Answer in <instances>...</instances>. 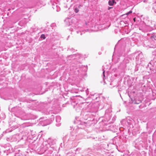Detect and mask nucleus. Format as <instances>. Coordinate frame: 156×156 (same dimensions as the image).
Here are the masks:
<instances>
[{
  "label": "nucleus",
  "instance_id": "f03ea898",
  "mask_svg": "<svg viewBox=\"0 0 156 156\" xmlns=\"http://www.w3.org/2000/svg\"><path fill=\"white\" fill-rule=\"evenodd\" d=\"M56 140L49 138L47 141L43 142L41 147L40 150L43 153L51 154L54 150H56L55 145Z\"/></svg>",
  "mask_w": 156,
  "mask_h": 156
},
{
  "label": "nucleus",
  "instance_id": "c9c22d12",
  "mask_svg": "<svg viewBox=\"0 0 156 156\" xmlns=\"http://www.w3.org/2000/svg\"><path fill=\"white\" fill-rule=\"evenodd\" d=\"M138 70V69L137 68V67H136L135 69V71H137Z\"/></svg>",
  "mask_w": 156,
  "mask_h": 156
},
{
  "label": "nucleus",
  "instance_id": "6ab92c4d",
  "mask_svg": "<svg viewBox=\"0 0 156 156\" xmlns=\"http://www.w3.org/2000/svg\"><path fill=\"white\" fill-rule=\"evenodd\" d=\"M29 116L30 117V119H34L36 118L37 117L36 115L31 114L29 115Z\"/></svg>",
  "mask_w": 156,
  "mask_h": 156
},
{
  "label": "nucleus",
  "instance_id": "ea45409f",
  "mask_svg": "<svg viewBox=\"0 0 156 156\" xmlns=\"http://www.w3.org/2000/svg\"><path fill=\"white\" fill-rule=\"evenodd\" d=\"M105 82H104V84H105Z\"/></svg>",
  "mask_w": 156,
  "mask_h": 156
},
{
  "label": "nucleus",
  "instance_id": "20e7f679",
  "mask_svg": "<svg viewBox=\"0 0 156 156\" xmlns=\"http://www.w3.org/2000/svg\"><path fill=\"white\" fill-rule=\"evenodd\" d=\"M121 124L124 127L127 126L128 127H129L130 128H133V127L131 122L129 120V121H128L126 119H123L121 121Z\"/></svg>",
  "mask_w": 156,
  "mask_h": 156
},
{
  "label": "nucleus",
  "instance_id": "9d476101",
  "mask_svg": "<svg viewBox=\"0 0 156 156\" xmlns=\"http://www.w3.org/2000/svg\"><path fill=\"white\" fill-rule=\"evenodd\" d=\"M121 136H116L113 139V142L114 144H116L117 143L120 144L121 142Z\"/></svg>",
  "mask_w": 156,
  "mask_h": 156
},
{
  "label": "nucleus",
  "instance_id": "4468645a",
  "mask_svg": "<svg viewBox=\"0 0 156 156\" xmlns=\"http://www.w3.org/2000/svg\"><path fill=\"white\" fill-rule=\"evenodd\" d=\"M56 121L57 123L56 124V126L58 127L61 124L60 121L61 117L60 116H57L55 117Z\"/></svg>",
  "mask_w": 156,
  "mask_h": 156
},
{
  "label": "nucleus",
  "instance_id": "79ce46f5",
  "mask_svg": "<svg viewBox=\"0 0 156 156\" xmlns=\"http://www.w3.org/2000/svg\"><path fill=\"white\" fill-rule=\"evenodd\" d=\"M155 12L156 13V11H155Z\"/></svg>",
  "mask_w": 156,
  "mask_h": 156
},
{
  "label": "nucleus",
  "instance_id": "c85d7f7f",
  "mask_svg": "<svg viewBox=\"0 0 156 156\" xmlns=\"http://www.w3.org/2000/svg\"><path fill=\"white\" fill-rule=\"evenodd\" d=\"M132 11L130 10V11H129V12H127L126 13V15H129L130 14L132 13Z\"/></svg>",
  "mask_w": 156,
  "mask_h": 156
},
{
  "label": "nucleus",
  "instance_id": "0eeeda50",
  "mask_svg": "<svg viewBox=\"0 0 156 156\" xmlns=\"http://www.w3.org/2000/svg\"><path fill=\"white\" fill-rule=\"evenodd\" d=\"M132 103L134 104H138L141 102L140 98L138 97H135L133 98H130Z\"/></svg>",
  "mask_w": 156,
  "mask_h": 156
},
{
  "label": "nucleus",
  "instance_id": "1a4fd4ad",
  "mask_svg": "<svg viewBox=\"0 0 156 156\" xmlns=\"http://www.w3.org/2000/svg\"><path fill=\"white\" fill-rule=\"evenodd\" d=\"M21 108L19 107H16L12 109V112L17 115L21 114Z\"/></svg>",
  "mask_w": 156,
  "mask_h": 156
},
{
  "label": "nucleus",
  "instance_id": "9b49d317",
  "mask_svg": "<svg viewBox=\"0 0 156 156\" xmlns=\"http://www.w3.org/2000/svg\"><path fill=\"white\" fill-rule=\"evenodd\" d=\"M47 105L46 104H44L42 105V110L44 111V112L47 115H50L53 113V111L52 110L49 111V112H45V111L46 110V108L45 106ZM42 108V107H41Z\"/></svg>",
  "mask_w": 156,
  "mask_h": 156
},
{
  "label": "nucleus",
  "instance_id": "bb28decb",
  "mask_svg": "<svg viewBox=\"0 0 156 156\" xmlns=\"http://www.w3.org/2000/svg\"><path fill=\"white\" fill-rule=\"evenodd\" d=\"M76 32L77 33H80V35H81L82 34V32L81 31H76ZM82 32H83V31H82Z\"/></svg>",
  "mask_w": 156,
  "mask_h": 156
},
{
  "label": "nucleus",
  "instance_id": "a19ab883",
  "mask_svg": "<svg viewBox=\"0 0 156 156\" xmlns=\"http://www.w3.org/2000/svg\"><path fill=\"white\" fill-rule=\"evenodd\" d=\"M93 139H95V138H94Z\"/></svg>",
  "mask_w": 156,
  "mask_h": 156
},
{
  "label": "nucleus",
  "instance_id": "473e14b6",
  "mask_svg": "<svg viewBox=\"0 0 156 156\" xmlns=\"http://www.w3.org/2000/svg\"><path fill=\"white\" fill-rule=\"evenodd\" d=\"M70 50L71 51H73V52H74V49L73 48H71V49H70V50Z\"/></svg>",
  "mask_w": 156,
  "mask_h": 156
},
{
  "label": "nucleus",
  "instance_id": "72a5a7b5",
  "mask_svg": "<svg viewBox=\"0 0 156 156\" xmlns=\"http://www.w3.org/2000/svg\"><path fill=\"white\" fill-rule=\"evenodd\" d=\"M71 31H74L75 30V29H73L72 28V29H71Z\"/></svg>",
  "mask_w": 156,
  "mask_h": 156
},
{
  "label": "nucleus",
  "instance_id": "39448f33",
  "mask_svg": "<svg viewBox=\"0 0 156 156\" xmlns=\"http://www.w3.org/2000/svg\"><path fill=\"white\" fill-rule=\"evenodd\" d=\"M111 112V109H107L106 110L105 115V117L106 119L105 121L108 122L109 121L112 116Z\"/></svg>",
  "mask_w": 156,
  "mask_h": 156
},
{
  "label": "nucleus",
  "instance_id": "dca6fc26",
  "mask_svg": "<svg viewBox=\"0 0 156 156\" xmlns=\"http://www.w3.org/2000/svg\"><path fill=\"white\" fill-rule=\"evenodd\" d=\"M79 69L80 70L83 71L84 72H86L87 70V66H82L81 67H80Z\"/></svg>",
  "mask_w": 156,
  "mask_h": 156
},
{
  "label": "nucleus",
  "instance_id": "f257e3e1",
  "mask_svg": "<svg viewBox=\"0 0 156 156\" xmlns=\"http://www.w3.org/2000/svg\"><path fill=\"white\" fill-rule=\"evenodd\" d=\"M80 97L79 96H76L71 98V104L77 112L81 111L85 113V115H88L89 117L84 122L76 119L74 122L77 124L78 127L80 128H84L85 124L89 126L94 125L97 122L94 117L98 115V104L86 102L79 103V100Z\"/></svg>",
  "mask_w": 156,
  "mask_h": 156
},
{
  "label": "nucleus",
  "instance_id": "2f4dec72",
  "mask_svg": "<svg viewBox=\"0 0 156 156\" xmlns=\"http://www.w3.org/2000/svg\"><path fill=\"white\" fill-rule=\"evenodd\" d=\"M52 5H53L52 8H53V9H55V5L54 4H52Z\"/></svg>",
  "mask_w": 156,
  "mask_h": 156
},
{
  "label": "nucleus",
  "instance_id": "7ed1b4c3",
  "mask_svg": "<svg viewBox=\"0 0 156 156\" xmlns=\"http://www.w3.org/2000/svg\"><path fill=\"white\" fill-rule=\"evenodd\" d=\"M79 68L77 66L73 65L70 68V73L72 75H77L79 74Z\"/></svg>",
  "mask_w": 156,
  "mask_h": 156
},
{
  "label": "nucleus",
  "instance_id": "a211bd4d",
  "mask_svg": "<svg viewBox=\"0 0 156 156\" xmlns=\"http://www.w3.org/2000/svg\"><path fill=\"white\" fill-rule=\"evenodd\" d=\"M149 36L152 40H156V34H150Z\"/></svg>",
  "mask_w": 156,
  "mask_h": 156
},
{
  "label": "nucleus",
  "instance_id": "412c9836",
  "mask_svg": "<svg viewBox=\"0 0 156 156\" xmlns=\"http://www.w3.org/2000/svg\"><path fill=\"white\" fill-rule=\"evenodd\" d=\"M96 94H94L91 95V98L93 100H95L97 99V97H94V96H96Z\"/></svg>",
  "mask_w": 156,
  "mask_h": 156
},
{
  "label": "nucleus",
  "instance_id": "b1692460",
  "mask_svg": "<svg viewBox=\"0 0 156 156\" xmlns=\"http://www.w3.org/2000/svg\"><path fill=\"white\" fill-rule=\"evenodd\" d=\"M40 37L43 39H45L46 38L45 35L44 34H42L40 36Z\"/></svg>",
  "mask_w": 156,
  "mask_h": 156
},
{
  "label": "nucleus",
  "instance_id": "4be33fe9",
  "mask_svg": "<svg viewBox=\"0 0 156 156\" xmlns=\"http://www.w3.org/2000/svg\"><path fill=\"white\" fill-rule=\"evenodd\" d=\"M73 55L75 56L76 57V58H80L81 56V55L79 54H74Z\"/></svg>",
  "mask_w": 156,
  "mask_h": 156
},
{
  "label": "nucleus",
  "instance_id": "aec40b11",
  "mask_svg": "<svg viewBox=\"0 0 156 156\" xmlns=\"http://www.w3.org/2000/svg\"><path fill=\"white\" fill-rule=\"evenodd\" d=\"M65 21L66 22H69V25H71V24L70 23V22H71V21H72V20L71 18H67L65 20Z\"/></svg>",
  "mask_w": 156,
  "mask_h": 156
},
{
  "label": "nucleus",
  "instance_id": "423d86ee",
  "mask_svg": "<svg viewBox=\"0 0 156 156\" xmlns=\"http://www.w3.org/2000/svg\"><path fill=\"white\" fill-rule=\"evenodd\" d=\"M139 29L144 33L147 32L151 30L149 26L144 24L142 26H140L139 27Z\"/></svg>",
  "mask_w": 156,
  "mask_h": 156
},
{
  "label": "nucleus",
  "instance_id": "ddd939ff",
  "mask_svg": "<svg viewBox=\"0 0 156 156\" xmlns=\"http://www.w3.org/2000/svg\"><path fill=\"white\" fill-rule=\"evenodd\" d=\"M73 133H71L69 135H70V141H72L75 140H78L79 139L76 135H74Z\"/></svg>",
  "mask_w": 156,
  "mask_h": 156
},
{
  "label": "nucleus",
  "instance_id": "a878e982",
  "mask_svg": "<svg viewBox=\"0 0 156 156\" xmlns=\"http://www.w3.org/2000/svg\"><path fill=\"white\" fill-rule=\"evenodd\" d=\"M54 115H51V117H50V119L51 121H52V120H54Z\"/></svg>",
  "mask_w": 156,
  "mask_h": 156
},
{
  "label": "nucleus",
  "instance_id": "f3484780",
  "mask_svg": "<svg viewBox=\"0 0 156 156\" xmlns=\"http://www.w3.org/2000/svg\"><path fill=\"white\" fill-rule=\"evenodd\" d=\"M116 2L115 0H109L108 4L110 6H112L113 5L115 4H116Z\"/></svg>",
  "mask_w": 156,
  "mask_h": 156
},
{
  "label": "nucleus",
  "instance_id": "6e6552de",
  "mask_svg": "<svg viewBox=\"0 0 156 156\" xmlns=\"http://www.w3.org/2000/svg\"><path fill=\"white\" fill-rule=\"evenodd\" d=\"M84 153L86 156H93L92 154L93 151L90 148H88L85 150Z\"/></svg>",
  "mask_w": 156,
  "mask_h": 156
},
{
  "label": "nucleus",
  "instance_id": "5701e85b",
  "mask_svg": "<svg viewBox=\"0 0 156 156\" xmlns=\"http://www.w3.org/2000/svg\"><path fill=\"white\" fill-rule=\"evenodd\" d=\"M81 150V148H78L76 149L75 151V154H78L79 152V151Z\"/></svg>",
  "mask_w": 156,
  "mask_h": 156
},
{
  "label": "nucleus",
  "instance_id": "58836bf2",
  "mask_svg": "<svg viewBox=\"0 0 156 156\" xmlns=\"http://www.w3.org/2000/svg\"><path fill=\"white\" fill-rule=\"evenodd\" d=\"M87 90H88V89H87V90H86V92L87 93Z\"/></svg>",
  "mask_w": 156,
  "mask_h": 156
},
{
  "label": "nucleus",
  "instance_id": "f8f14e48",
  "mask_svg": "<svg viewBox=\"0 0 156 156\" xmlns=\"http://www.w3.org/2000/svg\"><path fill=\"white\" fill-rule=\"evenodd\" d=\"M136 55V59L139 60V59L141 60L143 58V55L142 52L139 51L137 53L135 54Z\"/></svg>",
  "mask_w": 156,
  "mask_h": 156
},
{
  "label": "nucleus",
  "instance_id": "e433bc0d",
  "mask_svg": "<svg viewBox=\"0 0 156 156\" xmlns=\"http://www.w3.org/2000/svg\"><path fill=\"white\" fill-rule=\"evenodd\" d=\"M49 124V123H46L44 126H46V125H47Z\"/></svg>",
  "mask_w": 156,
  "mask_h": 156
},
{
  "label": "nucleus",
  "instance_id": "c756f323",
  "mask_svg": "<svg viewBox=\"0 0 156 156\" xmlns=\"http://www.w3.org/2000/svg\"><path fill=\"white\" fill-rule=\"evenodd\" d=\"M8 150H5V151H4V153H6V155L8 154H7V153H8Z\"/></svg>",
  "mask_w": 156,
  "mask_h": 156
},
{
  "label": "nucleus",
  "instance_id": "393cba45",
  "mask_svg": "<svg viewBox=\"0 0 156 156\" xmlns=\"http://www.w3.org/2000/svg\"><path fill=\"white\" fill-rule=\"evenodd\" d=\"M74 11L76 13H77L79 11V9L77 7L75 8L74 9Z\"/></svg>",
  "mask_w": 156,
  "mask_h": 156
},
{
  "label": "nucleus",
  "instance_id": "cd10ccee",
  "mask_svg": "<svg viewBox=\"0 0 156 156\" xmlns=\"http://www.w3.org/2000/svg\"><path fill=\"white\" fill-rule=\"evenodd\" d=\"M105 71L104 70L103 71V76L104 80H105Z\"/></svg>",
  "mask_w": 156,
  "mask_h": 156
},
{
  "label": "nucleus",
  "instance_id": "f704fd0d",
  "mask_svg": "<svg viewBox=\"0 0 156 156\" xmlns=\"http://www.w3.org/2000/svg\"><path fill=\"white\" fill-rule=\"evenodd\" d=\"M136 18H134L133 19V21H134V22H135V21H136Z\"/></svg>",
  "mask_w": 156,
  "mask_h": 156
},
{
  "label": "nucleus",
  "instance_id": "4c0bfd02",
  "mask_svg": "<svg viewBox=\"0 0 156 156\" xmlns=\"http://www.w3.org/2000/svg\"><path fill=\"white\" fill-rule=\"evenodd\" d=\"M48 121V120H45V121H44V123H45L46 122H47Z\"/></svg>",
  "mask_w": 156,
  "mask_h": 156
},
{
  "label": "nucleus",
  "instance_id": "7c9ffc66",
  "mask_svg": "<svg viewBox=\"0 0 156 156\" xmlns=\"http://www.w3.org/2000/svg\"><path fill=\"white\" fill-rule=\"evenodd\" d=\"M112 8H113L112 7H108V9L109 10L110 9H111Z\"/></svg>",
  "mask_w": 156,
  "mask_h": 156
},
{
  "label": "nucleus",
  "instance_id": "2eb2a0df",
  "mask_svg": "<svg viewBox=\"0 0 156 156\" xmlns=\"http://www.w3.org/2000/svg\"><path fill=\"white\" fill-rule=\"evenodd\" d=\"M63 143L66 144L69 141H70V135H66L63 138Z\"/></svg>",
  "mask_w": 156,
  "mask_h": 156
}]
</instances>
